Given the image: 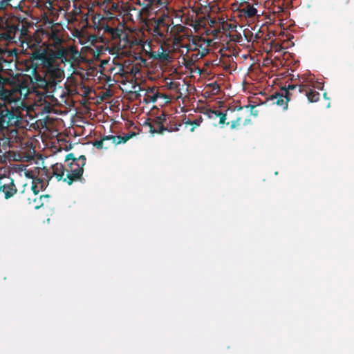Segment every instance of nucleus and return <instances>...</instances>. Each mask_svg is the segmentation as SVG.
<instances>
[{"label": "nucleus", "instance_id": "nucleus-12", "mask_svg": "<svg viewBox=\"0 0 354 354\" xmlns=\"http://www.w3.org/2000/svg\"><path fill=\"white\" fill-rule=\"evenodd\" d=\"M154 57L160 61H169L170 59L168 50H165L162 46L158 48L157 51L155 52Z\"/></svg>", "mask_w": 354, "mask_h": 354}, {"label": "nucleus", "instance_id": "nucleus-17", "mask_svg": "<svg viewBox=\"0 0 354 354\" xmlns=\"http://www.w3.org/2000/svg\"><path fill=\"white\" fill-rule=\"evenodd\" d=\"M306 96H307L308 100L311 102H317V101H318V100L319 98V93H317L313 90H310L309 91H308L306 93Z\"/></svg>", "mask_w": 354, "mask_h": 354}, {"label": "nucleus", "instance_id": "nucleus-4", "mask_svg": "<svg viewBox=\"0 0 354 354\" xmlns=\"http://www.w3.org/2000/svg\"><path fill=\"white\" fill-rule=\"evenodd\" d=\"M122 138L120 136H106L103 137L100 140H96L93 145L97 149H106L109 147L107 145L108 142L111 141L112 144L118 145L122 142Z\"/></svg>", "mask_w": 354, "mask_h": 354}, {"label": "nucleus", "instance_id": "nucleus-20", "mask_svg": "<svg viewBox=\"0 0 354 354\" xmlns=\"http://www.w3.org/2000/svg\"><path fill=\"white\" fill-rule=\"evenodd\" d=\"M153 32H154L155 35H156L158 36H160V37H162L163 36L162 33L160 31V30H159V28L158 27H156L154 28Z\"/></svg>", "mask_w": 354, "mask_h": 354}, {"label": "nucleus", "instance_id": "nucleus-2", "mask_svg": "<svg viewBox=\"0 0 354 354\" xmlns=\"http://www.w3.org/2000/svg\"><path fill=\"white\" fill-rule=\"evenodd\" d=\"M21 91L17 87L0 86V99L4 102L11 103L20 100ZM15 120V114L0 102V128H8Z\"/></svg>", "mask_w": 354, "mask_h": 354}, {"label": "nucleus", "instance_id": "nucleus-6", "mask_svg": "<svg viewBox=\"0 0 354 354\" xmlns=\"http://www.w3.org/2000/svg\"><path fill=\"white\" fill-rule=\"evenodd\" d=\"M17 192L15 186L12 180L0 185V195L2 194L6 198L12 196Z\"/></svg>", "mask_w": 354, "mask_h": 354}, {"label": "nucleus", "instance_id": "nucleus-14", "mask_svg": "<svg viewBox=\"0 0 354 354\" xmlns=\"http://www.w3.org/2000/svg\"><path fill=\"white\" fill-rule=\"evenodd\" d=\"M184 47L187 48V52L197 51L198 48L201 47V42L200 40L193 39L191 41L189 42L188 44L185 45Z\"/></svg>", "mask_w": 354, "mask_h": 354}, {"label": "nucleus", "instance_id": "nucleus-21", "mask_svg": "<svg viewBox=\"0 0 354 354\" xmlns=\"http://www.w3.org/2000/svg\"><path fill=\"white\" fill-rule=\"evenodd\" d=\"M24 174L27 178H32V177L30 176L29 171L24 170Z\"/></svg>", "mask_w": 354, "mask_h": 354}, {"label": "nucleus", "instance_id": "nucleus-13", "mask_svg": "<svg viewBox=\"0 0 354 354\" xmlns=\"http://www.w3.org/2000/svg\"><path fill=\"white\" fill-rule=\"evenodd\" d=\"M240 12L246 17H252L257 15V10L254 6L248 4L245 8L240 10Z\"/></svg>", "mask_w": 354, "mask_h": 354}, {"label": "nucleus", "instance_id": "nucleus-5", "mask_svg": "<svg viewBox=\"0 0 354 354\" xmlns=\"http://www.w3.org/2000/svg\"><path fill=\"white\" fill-rule=\"evenodd\" d=\"M46 76L52 80V81L60 82L64 77V71L56 64L46 71Z\"/></svg>", "mask_w": 354, "mask_h": 354}, {"label": "nucleus", "instance_id": "nucleus-10", "mask_svg": "<svg viewBox=\"0 0 354 354\" xmlns=\"http://www.w3.org/2000/svg\"><path fill=\"white\" fill-rule=\"evenodd\" d=\"M271 100L274 101V104L283 106V109H287L288 100L286 96L276 94L275 95H272Z\"/></svg>", "mask_w": 354, "mask_h": 354}, {"label": "nucleus", "instance_id": "nucleus-18", "mask_svg": "<svg viewBox=\"0 0 354 354\" xmlns=\"http://www.w3.org/2000/svg\"><path fill=\"white\" fill-rule=\"evenodd\" d=\"M104 32L111 34L112 36L115 37L118 36V30L114 29L109 26H106L104 27Z\"/></svg>", "mask_w": 354, "mask_h": 354}, {"label": "nucleus", "instance_id": "nucleus-1", "mask_svg": "<svg viewBox=\"0 0 354 354\" xmlns=\"http://www.w3.org/2000/svg\"><path fill=\"white\" fill-rule=\"evenodd\" d=\"M36 37L35 41H33L32 38L28 36L25 37L24 40H26L28 47L35 48L39 43L45 45L47 42H49L48 45L55 46V51L53 53L55 58L61 59L62 62L68 61V53L73 51V48L72 46L68 48L61 46L62 39L57 32L53 30L38 31Z\"/></svg>", "mask_w": 354, "mask_h": 354}, {"label": "nucleus", "instance_id": "nucleus-9", "mask_svg": "<svg viewBox=\"0 0 354 354\" xmlns=\"http://www.w3.org/2000/svg\"><path fill=\"white\" fill-rule=\"evenodd\" d=\"M46 185V182L40 178L32 179L31 189L35 194H37L40 191L43 190Z\"/></svg>", "mask_w": 354, "mask_h": 354}, {"label": "nucleus", "instance_id": "nucleus-22", "mask_svg": "<svg viewBox=\"0 0 354 354\" xmlns=\"http://www.w3.org/2000/svg\"><path fill=\"white\" fill-rule=\"evenodd\" d=\"M118 4H116V3H113L112 4V8H113V9H117V8H118Z\"/></svg>", "mask_w": 354, "mask_h": 354}, {"label": "nucleus", "instance_id": "nucleus-15", "mask_svg": "<svg viewBox=\"0 0 354 354\" xmlns=\"http://www.w3.org/2000/svg\"><path fill=\"white\" fill-rule=\"evenodd\" d=\"M207 53L208 49L201 46V47L198 48L197 50V53L192 54L190 57L192 61H196L203 57Z\"/></svg>", "mask_w": 354, "mask_h": 354}, {"label": "nucleus", "instance_id": "nucleus-16", "mask_svg": "<svg viewBox=\"0 0 354 354\" xmlns=\"http://www.w3.org/2000/svg\"><path fill=\"white\" fill-rule=\"evenodd\" d=\"M147 93L149 95L150 97V100L153 102H155L158 97H162L164 98H167V97L165 95H160L159 93L156 91L154 87H149L147 90Z\"/></svg>", "mask_w": 354, "mask_h": 354}, {"label": "nucleus", "instance_id": "nucleus-7", "mask_svg": "<svg viewBox=\"0 0 354 354\" xmlns=\"http://www.w3.org/2000/svg\"><path fill=\"white\" fill-rule=\"evenodd\" d=\"M53 174L58 180H63L64 182V179L66 178V167L64 168V166L60 163H57L53 166Z\"/></svg>", "mask_w": 354, "mask_h": 354}, {"label": "nucleus", "instance_id": "nucleus-3", "mask_svg": "<svg viewBox=\"0 0 354 354\" xmlns=\"http://www.w3.org/2000/svg\"><path fill=\"white\" fill-rule=\"evenodd\" d=\"M84 164L85 158L83 156H80L77 160L73 159L66 167V178L64 179V182L71 185L73 181L79 179L82 175Z\"/></svg>", "mask_w": 354, "mask_h": 354}, {"label": "nucleus", "instance_id": "nucleus-19", "mask_svg": "<svg viewBox=\"0 0 354 354\" xmlns=\"http://www.w3.org/2000/svg\"><path fill=\"white\" fill-rule=\"evenodd\" d=\"M202 122L201 118L196 119L193 122H191L189 124H195L196 126H199Z\"/></svg>", "mask_w": 354, "mask_h": 354}, {"label": "nucleus", "instance_id": "nucleus-11", "mask_svg": "<svg viewBox=\"0 0 354 354\" xmlns=\"http://www.w3.org/2000/svg\"><path fill=\"white\" fill-rule=\"evenodd\" d=\"M206 115L210 119H216V118H219V123L224 124L226 120V115L217 111H212L209 110L206 112Z\"/></svg>", "mask_w": 354, "mask_h": 354}, {"label": "nucleus", "instance_id": "nucleus-8", "mask_svg": "<svg viewBox=\"0 0 354 354\" xmlns=\"http://www.w3.org/2000/svg\"><path fill=\"white\" fill-rule=\"evenodd\" d=\"M41 59L42 60V65L44 68H45L46 71L56 64L55 58L53 53L41 55Z\"/></svg>", "mask_w": 354, "mask_h": 354}]
</instances>
